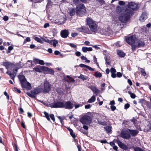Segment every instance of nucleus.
<instances>
[{"label": "nucleus", "instance_id": "4468645a", "mask_svg": "<svg viewBox=\"0 0 151 151\" xmlns=\"http://www.w3.org/2000/svg\"><path fill=\"white\" fill-rule=\"evenodd\" d=\"M69 32L68 29H65L62 30L60 32L61 37L64 38H66L68 36Z\"/></svg>", "mask_w": 151, "mask_h": 151}, {"label": "nucleus", "instance_id": "c03bdc74", "mask_svg": "<svg viewBox=\"0 0 151 151\" xmlns=\"http://www.w3.org/2000/svg\"><path fill=\"white\" fill-rule=\"evenodd\" d=\"M98 124H99L102 125L103 126H105L106 125V122H102L100 121H98Z\"/></svg>", "mask_w": 151, "mask_h": 151}, {"label": "nucleus", "instance_id": "6e6d98bb", "mask_svg": "<svg viewBox=\"0 0 151 151\" xmlns=\"http://www.w3.org/2000/svg\"><path fill=\"white\" fill-rule=\"evenodd\" d=\"M129 106H130L129 104L128 103H127L124 106V108L125 109H128V108H129Z\"/></svg>", "mask_w": 151, "mask_h": 151}, {"label": "nucleus", "instance_id": "473e14b6", "mask_svg": "<svg viewBox=\"0 0 151 151\" xmlns=\"http://www.w3.org/2000/svg\"><path fill=\"white\" fill-rule=\"evenodd\" d=\"M51 42H52L50 44H52L54 47L56 46V44L58 42V41L55 39L51 40Z\"/></svg>", "mask_w": 151, "mask_h": 151}, {"label": "nucleus", "instance_id": "e433bc0d", "mask_svg": "<svg viewBox=\"0 0 151 151\" xmlns=\"http://www.w3.org/2000/svg\"><path fill=\"white\" fill-rule=\"evenodd\" d=\"M78 78H81L83 80H86L88 78L87 77L85 76H84L82 74H81L80 76L78 77Z\"/></svg>", "mask_w": 151, "mask_h": 151}, {"label": "nucleus", "instance_id": "774afa93", "mask_svg": "<svg viewBox=\"0 0 151 151\" xmlns=\"http://www.w3.org/2000/svg\"><path fill=\"white\" fill-rule=\"evenodd\" d=\"M14 147H15V149H14L15 151H18V147H17V144L14 143Z\"/></svg>", "mask_w": 151, "mask_h": 151}, {"label": "nucleus", "instance_id": "bf43d9fd", "mask_svg": "<svg viewBox=\"0 0 151 151\" xmlns=\"http://www.w3.org/2000/svg\"><path fill=\"white\" fill-rule=\"evenodd\" d=\"M132 46V49L133 50H134L136 47H137V45H134V44H133L132 45H131Z\"/></svg>", "mask_w": 151, "mask_h": 151}, {"label": "nucleus", "instance_id": "f257e3e1", "mask_svg": "<svg viewBox=\"0 0 151 151\" xmlns=\"http://www.w3.org/2000/svg\"><path fill=\"white\" fill-rule=\"evenodd\" d=\"M127 4L123 1V24H126L129 21L130 17L133 13V11L138 9V4L134 2H127Z\"/></svg>", "mask_w": 151, "mask_h": 151}, {"label": "nucleus", "instance_id": "09e8293b", "mask_svg": "<svg viewBox=\"0 0 151 151\" xmlns=\"http://www.w3.org/2000/svg\"><path fill=\"white\" fill-rule=\"evenodd\" d=\"M43 1V0H34L32 4H35L37 3H40Z\"/></svg>", "mask_w": 151, "mask_h": 151}, {"label": "nucleus", "instance_id": "20e7f679", "mask_svg": "<svg viewBox=\"0 0 151 151\" xmlns=\"http://www.w3.org/2000/svg\"><path fill=\"white\" fill-rule=\"evenodd\" d=\"M76 10L77 15L80 17H82L86 14V8L83 4H80L78 5Z\"/></svg>", "mask_w": 151, "mask_h": 151}, {"label": "nucleus", "instance_id": "2f4dec72", "mask_svg": "<svg viewBox=\"0 0 151 151\" xmlns=\"http://www.w3.org/2000/svg\"><path fill=\"white\" fill-rule=\"evenodd\" d=\"M43 113L45 114V116H44L49 121H50V119L49 114L46 111H44Z\"/></svg>", "mask_w": 151, "mask_h": 151}, {"label": "nucleus", "instance_id": "3c124183", "mask_svg": "<svg viewBox=\"0 0 151 151\" xmlns=\"http://www.w3.org/2000/svg\"><path fill=\"white\" fill-rule=\"evenodd\" d=\"M110 72L111 73H116V71L114 68H111L110 69Z\"/></svg>", "mask_w": 151, "mask_h": 151}, {"label": "nucleus", "instance_id": "1a4fd4ad", "mask_svg": "<svg viewBox=\"0 0 151 151\" xmlns=\"http://www.w3.org/2000/svg\"><path fill=\"white\" fill-rule=\"evenodd\" d=\"M64 106V103L61 101H58L51 105L50 106L52 108H63Z\"/></svg>", "mask_w": 151, "mask_h": 151}, {"label": "nucleus", "instance_id": "f03ea898", "mask_svg": "<svg viewBox=\"0 0 151 151\" xmlns=\"http://www.w3.org/2000/svg\"><path fill=\"white\" fill-rule=\"evenodd\" d=\"M18 78L20 81V84L22 88H26L27 89L30 90L32 88V86L30 83L27 81L24 76L19 75Z\"/></svg>", "mask_w": 151, "mask_h": 151}, {"label": "nucleus", "instance_id": "79ce46f5", "mask_svg": "<svg viewBox=\"0 0 151 151\" xmlns=\"http://www.w3.org/2000/svg\"><path fill=\"white\" fill-rule=\"evenodd\" d=\"M70 132L71 136L73 137V138L75 139L76 137V136L75 133H74L73 131L72 130V131H70Z\"/></svg>", "mask_w": 151, "mask_h": 151}, {"label": "nucleus", "instance_id": "864d4df0", "mask_svg": "<svg viewBox=\"0 0 151 151\" xmlns=\"http://www.w3.org/2000/svg\"><path fill=\"white\" fill-rule=\"evenodd\" d=\"M18 68L17 67L13 69V73L14 74H16V73L17 72L18 70Z\"/></svg>", "mask_w": 151, "mask_h": 151}, {"label": "nucleus", "instance_id": "ea45409f", "mask_svg": "<svg viewBox=\"0 0 151 151\" xmlns=\"http://www.w3.org/2000/svg\"><path fill=\"white\" fill-rule=\"evenodd\" d=\"M128 93L129 95H130V96L132 98L134 99L135 98V95L133 93H132L131 92L129 91H128Z\"/></svg>", "mask_w": 151, "mask_h": 151}, {"label": "nucleus", "instance_id": "ddd939ff", "mask_svg": "<svg viewBox=\"0 0 151 151\" xmlns=\"http://www.w3.org/2000/svg\"><path fill=\"white\" fill-rule=\"evenodd\" d=\"M40 68L42 70L47 72V73L50 74L51 75H53L54 74V71L52 69L44 66H40Z\"/></svg>", "mask_w": 151, "mask_h": 151}, {"label": "nucleus", "instance_id": "c85d7f7f", "mask_svg": "<svg viewBox=\"0 0 151 151\" xmlns=\"http://www.w3.org/2000/svg\"><path fill=\"white\" fill-rule=\"evenodd\" d=\"M96 100V97L94 95H93L88 101V102L91 103L94 102Z\"/></svg>", "mask_w": 151, "mask_h": 151}, {"label": "nucleus", "instance_id": "4c0bfd02", "mask_svg": "<svg viewBox=\"0 0 151 151\" xmlns=\"http://www.w3.org/2000/svg\"><path fill=\"white\" fill-rule=\"evenodd\" d=\"M133 149L134 151H145L138 147H134Z\"/></svg>", "mask_w": 151, "mask_h": 151}, {"label": "nucleus", "instance_id": "052dcab7", "mask_svg": "<svg viewBox=\"0 0 151 151\" xmlns=\"http://www.w3.org/2000/svg\"><path fill=\"white\" fill-rule=\"evenodd\" d=\"M52 31L53 34H56L58 33L57 30V29L55 28L53 29Z\"/></svg>", "mask_w": 151, "mask_h": 151}, {"label": "nucleus", "instance_id": "0eeeda50", "mask_svg": "<svg viewBox=\"0 0 151 151\" xmlns=\"http://www.w3.org/2000/svg\"><path fill=\"white\" fill-rule=\"evenodd\" d=\"M92 121V118L88 115H85L82 117L80 121L83 124L88 125L91 123Z\"/></svg>", "mask_w": 151, "mask_h": 151}, {"label": "nucleus", "instance_id": "7ed1b4c3", "mask_svg": "<svg viewBox=\"0 0 151 151\" xmlns=\"http://www.w3.org/2000/svg\"><path fill=\"white\" fill-rule=\"evenodd\" d=\"M116 11L118 16V19L116 21V24L118 26L120 25L121 29L123 28V7L117 6L116 8Z\"/></svg>", "mask_w": 151, "mask_h": 151}, {"label": "nucleus", "instance_id": "0e129e2a", "mask_svg": "<svg viewBox=\"0 0 151 151\" xmlns=\"http://www.w3.org/2000/svg\"><path fill=\"white\" fill-rule=\"evenodd\" d=\"M116 75L118 77H121L122 76V74L120 72H117L116 73Z\"/></svg>", "mask_w": 151, "mask_h": 151}, {"label": "nucleus", "instance_id": "412c9836", "mask_svg": "<svg viewBox=\"0 0 151 151\" xmlns=\"http://www.w3.org/2000/svg\"><path fill=\"white\" fill-rule=\"evenodd\" d=\"M12 63L9 62H4L3 63V65L8 70L9 68V67L12 66Z\"/></svg>", "mask_w": 151, "mask_h": 151}, {"label": "nucleus", "instance_id": "f3484780", "mask_svg": "<svg viewBox=\"0 0 151 151\" xmlns=\"http://www.w3.org/2000/svg\"><path fill=\"white\" fill-rule=\"evenodd\" d=\"M68 11L69 15L71 17L74 16L76 13V11L75 9L72 7L69 8Z\"/></svg>", "mask_w": 151, "mask_h": 151}, {"label": "nucleus", "instance_id": "7c9ffc66", "mask_svg": "<svg viewBox=\"0 0 151 151\" xmlns=\"http://www.w3.org/2000/svg\"><path fill=\"white\" fill-rule=\"evenodd\" d=\"M94 76L97 78H101L102 77V75L100 72L96 71L94 73Z\"/></svg>", "mask_w": 151, "mask_h": 151}, {"label": "nucleus", "instance_id": "a211bd4d", "mask_svg": "<svg viewBox=\"0 0 151 151\" xmlns=\"http://www.w3.org/2000/svg\"><path fill=\"white\" fill-rule=\"evenodd\" d=\"M136 42L137 46L138 47H143L145 45V43L143 41L141 40H139L137 39Z\"/></svg>", "mask_w": 151, "mask_h": 151}, {"label": "nucleus", "instance_id": "4d7b16f0", "mask_svg": "<svg viewBox=\"0 0 151 151\" xmlns=\"http://www.w3.org/2000/svg\"><path fill=\"white\" fill-rule=\"evenodd\" d=\"M39 61V59L34 58L33 59V61L36 64H38V62Z\"/></svg>", "mask_w": 151, "mask_h": 151}, {"label": "nucleus", "instance_id": "2eb2a0df", "mask_svg": "<svg viewBox=\"0 0 151 151\" xmlns=\"http://www.w3.org/2000/svg\"><path fill=\"white\" fill-rule=\"evenodd\" d=\"M73 104L70 101H66L65 102V103H64V106L63 108L70 109H73Z\"/></svg>", "mask_w": 151, "mask_h": 151}, {"label": "nucleus", "instance_id": "9d476101", "mask_svg": "<svg viewBox=\"0 0 151 151\" xmlns=\"http://www.w3.org/2000/svg\"><path fill=\"white\" fill-rule=\"evenodd\" d=\"M77 29L80 32L88 34H89L90 31L89 28L85 26H81L80 27L78 28Z\"/></svg>", "mask_w": 151, "mask_h": 151}, {"label": "nucleus", "instance_id": "72a5a7b5", "mask_svg": "<svg viewBox=\"0 0 151 151\" xmlns=\"http://www.w3.org/2000/svg\"><path fill=\"white\" fill-rule=\"evenodd\" d=\"M34 39L35 40L37 41V42H40L41 44H43V41L41 39L37 37H35L34 38Z\"/></svg>", "mask_w": 151, "mask_h": 151}, {"label": "nucleus", "instance_id": "e2e57ef3", "mask_svg": "<svg viewBox=\"0 0 151 151\" xmlns=\"http://www.w3.org/2000/svg\"><path fill=\"white\" fill-rule=\"evenodd\" d=\"M69 45L71 47L74 48H76L77 47L76 45L73 43H70Z\"/></svg>", "mask_w": 151, "mask_h": 151}, {"label": "nucleus", "instance_id": "dca6fc26", "mask_svg": "<svg viewBox=\"0 0 151 151\" xmlns=\"http://www.w3.org/2000/svg\"><path fill=\"white\" fill-rule=\"evenodd\" d=\"M126 132L129 133L130 134L133 136H135L138 134L139 131L137 130H131L128 129L126 130Z\"/></svg>", "mask_w": 151, "mask_h": 151}, {"label": "nucleus", "instance_id": "6ab92c4d", "mask_svg": "<svg viewBox=\"0 0 151 151\" xmlns=\"http://www.w3.org/2000/svg\"><path fill=\"white\" fill-rule=\"evenodd\" d=\"M147 18V14L145 12H143L140 17L139 19L140 21L143 22Z\"/></svg>", "mask_w": 151, "mask_h": 151}, {"label": "nucleus", "instance_id": "a878e982", "mask_svg": "<svg viewBox=\"0 0 151 151\" xmlns=\"http://www.w3.org/2000/svg\"><path fill=\"white\" fill-rule=\"evenodd\" d=\"M131 137L130 134L129 133L126 132V130L124 132L123 131V138L127 139H129Z\"/></svg>", "mask_w": 151, "mask_h": 151}, {"label": "nucleus", "instance_id": "b1692460", "mask_svg": "<svg viewBox=\"0 0 151 151\" xmlns=\"http://www.w3.org/2000/svg\"><path fill=\"white\" fill-rule=\"evenodd\" d=\"M82 50L84 52H86L87 51H91L92 50V48L91 47H83L82 48Z\"/></svg>", "mask_w": 151, "mask_h": 151}, {"label": "nucleus", "instance_id": "69168bd1", "mask_svg": "<svg viewBox=\"0 0 151 151\" xmlns=\"http://www.w3.org/2000/svg\"><path fill=\"white\" fill-rule=\"evenodd\" d=\"M111 109V110L112 111H114L116 109V107L114 106H110Z\"/></svg>", "mask_w": 151, "mask_h": 151}, {"label": "nucleus", "instance_id": "680f3d73", "mask_svg": "<svg viewBox=\"0 0 151 151\" xmlns=\"http://www.w3.org/2000/svg\"><path fill=\"white\" fill-rule=\"evenodd\" d=\"M100 142L102 143L106 144L107 143V141L106 139H103L101 140Z\"/></svg>", "mask_w": 151, "mask_h": 151}, {"label": "nucleus", "instance_id": "aec40b11", "mask_svg": "<svg viewBox=\"0 0 151 151\" xmlns=\"http://www.w3.org/2000/svg\"><path fill=\"white\" fill-rule=\"evenodd\" d=\"M79 66L81 68H86L88 69L89 70L91 71H94L95 70L93 68L91 67L88 65H86L83 64H80L79 65Z\"/></svg>", "mask_w": 151, "mask_h": 151}, {"label": "nucleus", "instance_id": "37998d69", "mask_svg": "<svg viewBox=\"0 0 151 151\" xmlns=\"http://www.w3.org/2000/svg\"><path fill=\"white\" fill-rule=\"evenodd\" d=\"M117 54L119 56L123 57V52L121 50H118L117 51Z\"/></svg>", "mask_w": 151, "mask_h": 151}, {"label": "nucleus", "instance_id": "9b49d317", "mask_svg": "<svg viewBox=\"0 0 151 151\" xmlns=\"http://www.w3.org/2000/svg\"><path fill=\"white\" fill-rule=\"evenodd\" d=\"M44 88L43 91L45 93H48L51 89V85L47 81L44 83Z\"/></svg>", "mask_w": 151, "mask_h": 151}, {"label": "nucleus", "instance_id": "6e6552de", "mask_svg": "<svg viewBox=\"0 0 151 151\" xmlns=\"http://www.w3.org/2000/svg\"><path fill=\"white\" fill-rule=\"evenodd\" d=\"M120 137L123 138V129L121 130L120 134L117 136V139L114 140L115 142H116L118 144L120 148L123 149V143L120 140Z\"/></svg>", "mask_w": 151, "mask_h": 151}, {"label": "nucleus", "instance_id": "8fccbe9b", "mask_svg": "<svg viewBox=\"0 0 151 151\" xmlns=\"http://www.w3.org/2000/svg\"><path fill=\"white\" fill-rule=\"evenodd\" d=\"M43 1V0H34L32 4H35L37 3H40Z\"/></svg>", "mask_w": 151, "mask_h": 151}, {"label": "nucleus", "instance_id": "de8ad7c7", "mask_svg": "<svg viewBox=\"0 0 151 151\" xmlns=\"http://www.w3.org/2000/svg\"><path fill=\"white\" fill-rule=\"evenodd\" d=\"M50 118L53 121L55 122V116L53 114H51L50 115Z\"/></svg>", "mask_w": 151, "mask_h": 151}, {"label": "nucleus", "instance_id": "13d9d810", "mask_svg": "<svg viewBox=\"0 0 151 151\" xmlns=\"http://www.w3.org/2000/svg\"><path fill=\"white\" fill-rule=\"evenodd\" d=\"M3 19L4 21H7L9 19V17L7 16H5L3 17Z\"/></svg>", "mask_w": 151, "mask_h": 151}, {"label": "nucleus", "instance_id": "5fc2aeb1", "mask_svg": "<svg viewBox=\"0 0 151 151\" xmlns=\"http://www.w3.org/2000/svg\"><path fill=\"white\" fill-rule=\"evenodd\" d=\"M96 1L103 4H104L106 3L105 1L103 0H96Z\"/></svg>", "mask_w": 151, "mask_h": 151}, {"label": "nucleus", "instance_id": "338daca9", "mask_svg": "<svg viewBox=\"0 0 151 151\" xmlns=\"http://www.w3.org/2000/svg\"><path fill=\"white\" fill-rule=\"evenodd\" d=\"M75 55L76 56L79 57L81 56V53L79 51H77L75 52Z\"/></svg>", "mask_w": 151, "mask_h": 151}, {"label": "nucleus", "instance_id": "cd10ccee", "mask_svg": "<svg viewBox=\"0 0 151 151\" xmlns=\"http://www.w3.org/2000/svg\"><path fill=\"white\" fill-rule=\"evenodd\" d=\"M78 129L79 131H80L81 133H83L84 134L87 135L88 134V132L87 131H85L83 129L82 127H79Z\"/></svg>", "mask_w": 151, "mask_h": 151}, {"label": "nucleus", "instance_id": "a19ab883", "mask_svg": "<svg viewBox=\"0 0 151 151\" xmlns=\"http://www.w3.org/2000/svg\"><path fill=\"white\" fill-rule=\"evenodd\" d=\"M93 62L96 64L97 66L99 67V63L97 62V58H96L95 55L93 56Z\"/></svg>", "mask_w": 151, "mask_h": 151}, {"label": "nucleus", "instance_id": "49530a36", "mask_svg": "<svg viewBox=\"0 0 151 151\" xmlns=\"http://www.w3.org/2000/svg\"><path fill=\"white\" fill-rule=\"evenodd\" d=\"M30 39L29 37H27L23 42V44H25L27 42H30Z\"/></svg>", "mask_w": 151, "mask_h": 151}, {"label": "nucleus", "instance_id": "5701e85b", "mask_svg": "<svg viewBox=\"0 0 151 151\" xmlns=\"http://www.w3.org/2000/svg\"><path fill=\"white\" fill-rule=\"evenodd\" d=\"M6 73L14 81V78L16 76L15 74H14V73L8 71L6 72Z\"/></svg>", "mask_w": 151, "mask_h": 151}, {"label": "nucleus", "instance_id": "603ef678", "mask_svg": "<svg viewBox=\"0 0 151 151\" xmlns=\"http://www.w3.org/2000/svg\"><path fill=\"white\" fill-rule=\"evenodd\" d=\"M38 64L41 65H43L45 64V63H44V61L43 60L39 59Z\"/></svg>", "mask_w": 151, "mask_h": 151}, {"label": "nucleus", "instance_id": "a18cd8bd", "mask_svg": "<svg viewBox=\"0 0 151 151\" xmlns=\"http://www.w3.org/2000/svg\"><path fill=\"white\" fill-rule=\"evenodd\" d=\"M14 90L16 92L18 93H20L21 92V91L16 87H14Z\"/></svg>", "mask_w": 151, "mask_h": 151}, {"label": "nucleus", "instance_id": "39448f33", "mask_svg": "<svg viewBox=\"0 0 151 151\" xmlns=\"http://www.w3.org/2000/svg\"><path fill=\"white\" fill-rule=\"evenodd\" d=\"M86 22L89 26L90 29L92 32H95L97 29V25L93 19L90 17L87 18L86 19Z\"/></svg>", "mask_w": 151, "mask_h": 151}, {"label": "nucleus", "instance_id": "4be33fe9", "mask_svg": "<svg viewBox=\"0 0 151 151\" xmlns=\"http://www.w3.org/2000/svg\"><path fill=\"white\" fill-rule=\"evenodd\" d=\"M90 88L93 92L96 94V95H97L100 91L96 86H91Z\"/></svg>", "mask_w": 151, "mask_h": 151}, {"label": "nucleus", "instance_id": "423d86ee", "mask_svg": "<svg viewBox=\"0 0 151 151\" xmlns=\"http://www.w3.org/2000/svg\"><path fill=\"white\" fill-rule=\"evenodd\" d=\"M42 90L43 89L42 88H36L34 90L31 91L30 93L27 92V94L32 98H35L36 97L35 95L40 93Z\"/></svg>", "mask_w": 151, "mask_h": 151}, {"label": "nucleus", "instance_id": "c9c22d12", "mask_svg": "<svg viewBox=\"0 0 151 151\" xmlns=\"http://www.w3.org/2000/svg\"><path fill=\"white\" fill-rule=\"evenodd\" d=\"M40 66H39V67H35L34 68V69L35 70V71L36 72H38L39 73H41L42 72V71L41 70H42L41 69H40Z\"/></svg>", "mask_w": 151, "mask_h": 151}, {"label": "nucleus", "instance_id": "f8f14e48", "mask_svg": "<svg viewBox=\"0 0 151 151\" xmlns=\"http://www.w3.org/2000/svg\"><path fill=\"white\" fill-rule=\"evenodd\" d=\"M137 38L134 36H132L128 37L126 39V41L127 43L130 45H132L136 42Z\"/></svg>", "mask_w": 151, "mask_h": 151}, {"label": "nucleus", "instance_id": "bb28decb", "mask_svg": "<svg viewBox=\"0 0 151 151\" xmlns=\"http://www.w3.org/2000/svg\"><path fill=\"white\" fill-rule=\"evenodd\" d=\"M104 59L106 61V63H107L108 65H110V58L109 55H106L104 57Z\"/></svg>", "mask_w": 151, "mask_h": 151}, {"label": "nucleus", "instance_id": "c756f323", "mask_svg": "<svg viewBox=\"0 0 151 151\" xmlns=\"http://www.w3.org/2000/svg\"><path fill=\"white\" fill-rule=\"evenodd\" d=\"M139 70L141 72L142 75L143 76H145L146 75V73L143 68H139Z\"/></svg>", "mask_w": 151, "mask_h": 151}, {"label": "nucleus", "instance_id": "f704fd0d", "mask_svg": "<svg viewBox=\"0 0 151 151\" xmlns=\"http://www.w3.org/2000/svg\"><path fill=\"white\" fill-rule=\"evenodd\" d=\"M42 39L43 41L45 42L48 43L49 44H50L52 42H51V40L48 39L47 37L42 38Z\"/></svg>", "mask_w": 151, "mask_h": 151}, {"label": "nucleus", "instance_id": "393cba45", "mask_svg": "<svg viewBox=\"0 0 151 151\" xmlns=\"http://www.w3.org/2000/svg\"><path fill=\"white\" fill-rule=\"evenodd\" d=\"M111 127L109 126H107L104 127V130L108 134L109 133L111 132Z\"/></svg>", "mask_w": 151, "mask_h": 151}, {"label": "nucleus", "instance_id": "58836bf2", "mask_svg": "<svg viewBox=\"0 0 151 151\" xmlns=\"http://www.w3.org/2000/svg\"><path fill=\"white\" fill-rule=\"evenodd\" d=\"M105 85L106 84L105 83H102L101 85V89L102 92H103L105 90Z\"/></svg>", "mask_w": 151, "mask_h": 151}]
</instances>
